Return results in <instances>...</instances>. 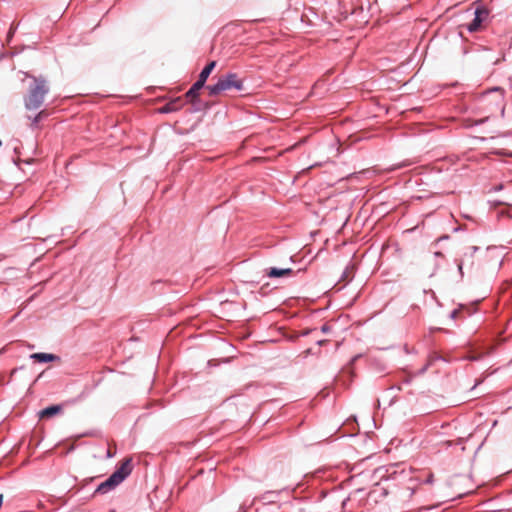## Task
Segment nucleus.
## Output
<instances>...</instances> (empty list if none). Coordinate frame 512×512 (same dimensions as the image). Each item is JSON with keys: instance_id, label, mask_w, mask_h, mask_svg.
Wrapping results in <instances>:
<instances>
[{"instance_id": "9d476101", "label": "nucleus", "mask_w": 512, "mask_h": 512, "mask_svg": "<svg viewBox=\"0 0 512 512\" xmlns=\"http://www.w3.org/2000/svg\"><path fill=\"white\" fill-rule=\"evenodd\" d=\"M215 67L216 61H210L200 72L198 80L206 84L208 77L210 76L211 72L214 70Z\"/></svg>"}, {"instance_id": "f257e3e1", "label": "nucleus", "mask_w": 512, "mask_h": 512, "mask_svg": "<svg viewBox=\"0 0 512 512\" xmlns=\"http://www.w3.org/2000/svg\"><path fill=\"white\" fill-rule=\"evenodd\" d=\"M32 82L28 86L27 95L24 97V106L27 110H37L44 103L49 93L48 82L43 76H30Z\"/></svg>"}, {"instance_id": "7ed1b4c3", "label": "nucleus", "mask_w": 512, "mask_h": 512, "mask_svg": "<svg viewBox=\"0 0 512 512\" xmlns=\"http://www.w3.org/2000/svg\"><path fill=\"white\" fill-rule=\"evenodd\" d=\"M209 95L214 97L219 95L220 93L235 89L237 91H242L244 89V84L241 79H239L238 75L233 72L226 73L219 77L217 82L213 85L207 86Z\"/></svg>"}, {"instance_id": "aec40b11", "label": "nucleus", "mask_w": 512, "mask_h": 512, "mask_svg": "<svg viewBox=\"0 0 512 512\" xmlns=\"http://www.w3.org/2000/svg\"><path fill=\"white\" fill-rule=\"evenodd\" d=\"M15 30H16V28H10V30L8 32V38H11L14 35Z\"/></svg>"}, {"instance_id": "dca6fc26", "label": "nucleus", "mask_w": 512, "mask_h": 512, "mask_svg": "<svg viewBox=\"0 0 512 512\" xmlns=\"http://www.w3.org/2000/svg\"><path fill=\"white\" fill-rule=\"evenodd\" d=\"M458 315H459V310H458V309H454V310H453V311H451V313H450V318H451V319H457Z\"/></svg>"}, {"instance_id": "a211bd4d", "label": "nucleus", "mask_w": 512, "mask_h": 512, "mask_svg": "<svg viewBox=\"0 0 512 512\" xmlns=\"http://www.w3.org/2000/svg\"><path fill=\"white\" fill-rule=\"evenodd\" d=\"M330 330H331V328H330V326H329V325H327V324H324V325H322V327H321V331H322L323 333H328Z\"/></svg>"}, {"instance_id": "ddd939ff", "label": "nucleus", "mask_w": 512, "mask_h": 512, "mask_svg": "<svg viewBox=\"0 0 512 512\" xmlns=\"http://www.w3.org/2000/svg\"><path fill=\"white\" fill-rule=\"evenodd\" d=\"M479 248L477 246H470L467 248V251L464 252V257H470L472 258L474 253L477 252Z\"/></svg>"}, {"instance_id": "2eb2a0df", "label": "nucleus", "mask_w": 512, "mask_h": 512, "mask_svg": "<svg viewBox=\"0 0 512 512\" xmlns=\"http://www.w3.org/2000/svg\"><path fill=\"white\" fill-rule=\"evenodd\" d=\"M463 265H464V259L459 260L457 263V266H458V270H459L461 276H463Z\"/></svg>"}, {"instance_id": "f3484780", "label": "nucleus", "mask_w": 512, "mask_h": 512, "mask_svg": "<svg viewBox=\"0 0 512 512\" xmlns=\"http://www.w3.org/2000/svg\"><path fill=\"white\" fill-rule=\"evenodd\" d=\"M425 484H432L433 483V475L430 473L428 477L424 480Z\"/></svg>"}, {"instance_id": "f03ea898", "label": "nucleus", "mask_w": 512, "mask_h": 512, "mask_svg": "<svg viewBox=\"0 0 512 512\" xmlns=\"http://www.w3.org/2000/svg\"><path fill=\"white\" fill-rule=\"evenodd\" d=\"M131 472V459H125L105 481L97 486L95 493L106 494L110 492L122 483L131 474Z\"/></svg>"}, {"instance_id": "39448f33", "label": "nucleus", "mask_w": 512, "mask_h": 512, "mask_svg": "<svg viewBox=\"0 0 512 512\" xmlns=\"http://www.w3.org/2000/svg\"><path fill=\"white\" fill-rule=\"evenodd\" d=\"M184 102L180 97H177L169 102H167L164 106L159 109L160 113L168 114L172 112H176L180 110L183 106Z\"/></svg>"}, {"instance_id": "9b49d317", "label": "nucleus", "mask_w": 512, "mask_h": 512, "mask_svg": "<svg viewBox=\"0 0 512 512\" xmlns=\"http://www.w3.org/2000/svg\"><path fill=\"white\" fill-rule=\"evenodd\" d=\"M280 492L277 491H267L262 495V500L272 503L275 502L276 498L278 497Z\"/></svg>"}, {"instance_id": "423d86ee", "label": "nucleus", "mask_w": 512, "mask_h": 512, "mask_svg": "<svg viewBox=\"0 0 512 512\" xmlns=\"http://www.w3.org/2000/svg\"><path fill=\"white\" fill-rule=\"evenodd\" d=\"M294 271L291 268L271 267L265 270V275L269 278H280L291 276Z\"/></svg>"}, {"instance_id": "4be33fe9", "label": "nucleus", "mask_w": 512, "mask_h": 512, "mask_svg": "<svg viewBox=\"0 0 512 512\" xmlns=\"http://www.w3.org/2000/svg\"><path fill=\"white\" fill-rule=\"evenodd\" d=\"M485 121H486V119H481V120L477 121L475 124H476V125H479V124L484 123Z\"/></svg>"}, {"instance_id": "20e7f679", "label": "nucleus", "mask_w": 512, "mask_h": 512, "mask_svg": "<svg viewBox=\"0 0 512 512\" xmlns=\"http://www.w3.org/2000/svg\"><path fill=\"white\" fill-rule=\"evenodd\" d=\"M488 10L484 7H477L474 13V19L467 24L469 32H476L481 27L482 22L488 17Z\"/></svg>"}, {"instance_id": "393cba45", "label": "nucleus", "mask_w": 512, "mask_h": 512, "mask_svg": "<svg viewBox=\"0 0 512 512\" xmlns=\"http://www.w3.org/2000/svg\"><path fill=\"white\" fill-rule=\"evenodd\" d=\"M13 162H14V164H15L16 166H19V162H20L19 160L14 159V160H13Z\"/></svg>"}, {"instance_id": "4468645a", "label": "nucleus", "mask_w": 512, "mask_h": 512, "mask_svg": "<svg viewBox=\"0 0 512 512\" xmlns=\"http://www.w3.org/2000/svg\"><path fill=\"white\" fill-rule=\"evenodd\" d=\"M191 102V104L194 106V110L195 111H199L200 110V107L202 106V101L201 99L199 98V101H193V100H189Z\"/></svg>"}, {"instance_id": "1a4fd4ad", "label": "nucleus", "mask_w": 512, "mask_h": 512, "mask_svg": "<svg viewBox=\"0 0 512 512\" xmlns=\"http://www.w3.org/2000/svg\"><path fill=\"white\" fill-rule=\"evenodd\" d=\"M61 410H62L61 405H51V406H48V407L42 409L39 412V416H40V418H49V417H52V416L58 414Z\"/></svg>"}, {"instance_id": "b1692460", "label": "nucleus", "mask_w": 512, "mask_h": 512, "mask_svg": "<svg viewBox=\"0 0 512 512\" xmlns=\"http://www.w3.org/2000/svg\"><path fill=\"white\" fill-rule=\"evenodd\" d=\"M347 277V269L343 272L342 274V279L346 278Z\"/></svg>"}, {"instance_id": "a878e982", "label": "nucleus", "mask_w": 512, "mask_h": 512, "mask_svg": "<svg viewBox=\"0 0 512 512\" xmlns=\"http://www.w3.org/2000/svg\"><path fill=\"white\" fill-rule=\"evenodd\" d=\"M435 255H436L437 257H440V256H442V253H441V252H436V253H435Z\"/></svg>"}, {"instance_id": "6ab92c4d", "label": "nucleus", "mask_w": 512, "mask_h": 512, "mask_svg": "<svg viewBox=\"0 0 512 512\" xmlns=\"http://www.w3.org/2000/svg\"><path fill=\"white\" fill-rule=\"evenodd\" d=\"M404 166H405V164L400 163V164H397V165H395V166H392L389 170H390V171H394V170H396V169H400V168H402V167H404Z\"/></svg>"}, {"instance_id": "6e6552de", "label": "nucleus", "mask_w": 512, "mask_h": 512, "mask_svg": "<svg viewBox=\"0 0 512 512\" xmlns=\"http://www.w3.org/2000/svg\"><path fill=\"white\" fill-rule=\"evenodd\" d=\"M30 358L39 363H48L59 359L55 354L43 352L33 353L30 355Z\"/></svg>"}, {"instance_id": "bb28decb", "label": "nucleus", "mask_w": 512, "mask_h": 512, "mask_svg": "<svg viewBox=\"0 0 512 512\" xmlns=\"http://www.w3.org/2000/svg\"><path fill=\"white\" fill-rule=\"evenodd\" d=\"M380 477H381V478H385V477H386V474H381V475H380ZM387 477H390V474H389V475H387Z\"/></svg>"}, {"instance_id": "412c9836", "label": "nucleus", "mask_w": 512, "mask_h": 512, "mask_svg": "<svg viewBox=\"0 0 512 512\" xmlns=\"http://www.w3.org/2000/svg\"><path fill=\"white\" fill-rule=\"evenodd\" d=\"M360 357V355H356L352 358L351 362L354 363L355 361H357V359Z\"/></svg>"}, {"instance_id": "0eeeda50", "label": "nucleus", "mask_w": 512, "mask_h": 512, "mask_svg": "<svg viewBox=\"0 0 512 512\" xmlns=\"http://www.w3.org/2000/svg\"><path fill=\"white\" fill-rule=\"evenodd\" d=\"M205 86L203 82L197 79V81L189 88L185 93V97L188 100L199 101V91Z\"/></svg>"}, {"instance_id": "f8f14e48", "label": "nucleus", "mask_w": 512, "mask_h": 512, "mask_svg": "<svg viewBox=\"0 0 512 512\" xmlns=\"http://www.w3.org/2000/svg\"><path fill=\"white\" fill-rule=\"evenodd\" d=\"M45 114L44 111H40L37 115H35L32 119H31V128L32 129H35L38 127L39 125V122L41 121L43 115Z\"/></svg>"}, {"instance_id": "5701e85b", "label": "nucleus", "mask_w": 512, "mask_h": 512, "mask_svg": "<svg viewBox=\"0 0 512 512\" xmlns=\"http://www.w3.org/2000/svg\"><path fill=\"white\" fill-rule=\"evenodd\" d=\"M426 370H427V366H424L423 368H421V370H420V372H419V373H420V374H423Z\"/></svg>"}]
</instances>
